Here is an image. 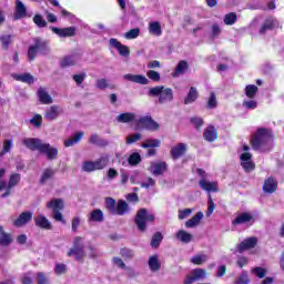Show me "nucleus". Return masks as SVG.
I'll list each match as a JSON object with an SVG mask.
<instances>
[{
    "instance_id": "obj_33",
    "label": "nucleus",
    "mask_w": 284,
    "mask_h": 284,
    "mask_svg": "<svg viewBox=\"0 0 284 284\" xmlns=\"http://www.w3.org/2000/svg\"><path fill=\"white\" fill-rule=\"evenodd\" d=\"M83 136H85V133L83 131L75 133L74 135L64 141V146L72 148V145H77V143L81 142V139H83Z\"/></svg>"
},
{
    "instance_id": "obj_17",
    "label": "nucleus",
    "mask_w": 284,
    "mask_h": 284,
    "mask_svg": "<svg viewBox=\"0 0 284 284\" xmlns=\"http://www.w3.org/2000/svg\"><path fill=\"white\" fill-rule=\"evenodd\" d=\"M40 54H48L50 52V47H48V41L43 38H33V44H31Z\"/></svg>"
},
{
    "instance_id": "obj_61",
    "label": "nucleus",
    "mask_w": 284,
    "mask_h": 284,
    "mask_svg": "<svg viewBox=\"0 0 284 284\" xmlns=\"http://www.w3.org/2000/svg\"><path fill=\"white\" fill-rule=\"evenodd\" d=\"M31 125H34V128H41L43 123V118L41 114H36L31 120H30Z\"/></svg>"
},
{
    "instance_id": "obj_29",
    "label": "nucleus",
    "mask_w": 284,
    "mask_h": 284,
    "mask_svg": "<svg viewBox=\"0 0 284 284\" xmlns=\"http://www.w3.org/2000/svg\"><path fill=\"white\" fill-rule=\"evenodd\" d=\"M203 212H197L192 219L185 222V227L190 230L199 227V225H201V221H203Z\"/></svg>"
},
{
    "instance_id": "obj_58",
    "label": "nucleus",
    "mask_w": 284,
    "mask_h": 284,
    "mask_svg": "<svg viewBox=\"0 0 284 284\" xmlns=\"http://www.w3.org/2000/svg\"><path fill=\"white\" fill-rule=\"evenodd\" d=\"M81 225V217L75 216L71 220V231L73 234H77L79 232V226Z\"/></svg>"
},
{
    "instance_id": "obj_57",
    "label": "nucleus",
    "mask_w": 284,
    "mask_h": 284,
    "mask_svg": "<svg viewBox=\"0 0 284 284\" xmlns=\"http://www.w3.org/2000/svg\"><path fill=\"white\" fill-rule=\"evenodd\" d=\"M10 150H12V140L6 139L2 145V152L0 153V156L8 154Z\"/></svg>"
},
{
    "instance_id": "obj_3",
    "label": "nucleus",
    "mask_w": 284,
    "mask_h": 284,
    "mask_svg": "<svg viewBox=\"0 0 284 284\" xmlns=\"http://www.w3.org/2000/svg\"><path fill=\"white\" fill-rule=\"evenodd\" d=\"M85 239L81 236H75L73 239V245L67 253V256H74L75 261L79 263H83L87 254H85Z\"/></svg>"
},
{
    "instance_id": "obj_11",
    "label": "nucleus",
    "mask_w": 284,
    "mask_h": 284,
    "mask_svg": "<svg viewBox=\"0 0 284 284\" xmlns=\"http://www.w3.org/2000/svg\"><path fill=\"white\" fill-rule=\"evenodd\" d=\"M63 114V109L60 105H51L45 110L44 119L47 121H54Z\"/></svg>"
},
{
    "instance_id": "obj_22",
    "label": "nucleus",
    "mask_w": 284,
    "mask_h": 284,
    "mask_svg": "<svg viewBox=\"0 0 284 284\" xmlns=\"http://www.w3.org/2000/svg\"><path fill=\"white\" fill-rule=\"evenodd\" d=\"M51 30H52V32H54V34H58V37H74V34H77L75 27H68V28H63V29L52 27Z\"/></svg>"
},
{
    "instance_id": "obj_32",
    "label": "nucleus",
    "mask_w": 284,
    "mask_h": 284,
    "mask_svg": "<svg viewBox=\"0 0 284 284\" xmlns=\"http://www.w3.org/2000/svg\"><path fill=\"white\" fill-rule=\"evenodd\" d=\"M88 221L90 223H103L104 221L103 211L99 209L91 211L88 215Z\"/></svg>"
},
{
    "instance_id": "obj_43",
    "label": "nucleus",
    "mask_w": 284,
    "mask_h": 284,
    "mask_svg": "<svg viewBox=\"0 0 284 284\" xmlns=\"http://www.w3.org/2000/svg\"><path fill=\"white\" fill-rule=\"evenodd\" d=\"M95 88H98V90H105L106 88L114 90L116 87L114 84H109L106 79H98L95 82Z\"/></svg>"
},
{
    "instance_id": "obj_34",
    "label": "nucleus",
    "mask_w": 284,
    "mask_h": 284,
    "mask_svg": "<svg viewBox=\"0 0 284 284\" xmlns=\"http://www.w3.org/2000/svg\"><path fill=\"white\" fill-rule=\"evenodd\" d=\"M277 187L278 184L272 178L264 181L263 191L266 192V194H274Z\"/></svg>"
},
{
    "instance_id": "obj_38",
    "label": "nucleus",
    "mask_w": 284,
    "mask_h": 284,
    "mask_svg": "<svg viewBox=\"0 0 284 284\" xmlns=\"http://www.w3.org/2000/svg\"><path fill=\"white\" fill-rule=\"evenodd\" d=\"M175 237L178 239V241H181V243H192V239H194V236L190 233H187V231L185 230H180L176 232Z\"/></svg>"
},
{
    "instance_id": "obj_15",
    "label": "nucleus",
    "mask_w": 284,
    "mask_h": 284,
    "mask_svg": "<svg viewBox=\"0 0 284 284\" xmlns=\"http://www.w3.org/2000/svg\"><path fill=\"white\" fill-rule=\"evenodd\" d=\"M185 152H187V144L179 143L171 148L170 154L173 161H176L178 159H181V156H184Z\"/></svg>"
},
{
    "instance_id": "obj_20",
    "label": "nucleus",
    "mask_w": 284,
    "mask_h": 284,
    "mask_svg": "<svg viewBox=\"0 0 284 284\" xmlns=\"http://www.w3.org/2000/svg\"><path fill=\"white\" fill-rule=\"evenodd\" d=\"M38 99L43 105H50L53 103L52 97L48 93V89L40 87L37 91Z\"/></svg>"
},
{
    "instance_id": "obj_28",
    "label": "nucleus",
    "mask_w": 284,
    "mask_h": 284,
    "mask_svg": "<svg viewBox=\"0 0 284 284\" xmlns=\"http://www.w3.org/2000/svg\"><path fill=\"white\" fill-rule=\"evenodd\" d=\"M148 265L151 272H161V258L159 257V255H151L149 257Z\"/></svg>"
},
{
    "instance_id": "obj_54",
    "label": "nucleus",
    "mask_w": 284,
    "mask_h": 284,
    "mask_svg": "<svg viewBox=\"0 0 284 284\" xmlns=\"http://www.w3.org/2000/svg\"><path fill=\"white\" fill-rule=\"evenodd\" d=\"M161 241H163V234H161V232H156L151 239V247H159L161 245Z\"/></svg>"
},
{
    "instance_id": "obj_56",
    "label": "nucleus",
    "mask_w": 284,
    "mask_h": 284,
    "mask_svg": "<svg viewBox=\"0 0 284 284\" xmlns=\"http://www.w3.org/2000/svg\"><path fill=\"white\" fill-rule=\"evenodd\" d=\"M33 23H36L38 28H45V26H48V22L45 21V19H43V16L41 14H36L33 17Z\"/></svg>"
},
{
    "instance_id": "obj_5",
    "label": "nucleus",
    "mask_w": 284,
    "mask_h": 284,
    "mask_svg": "<svg viewBox=\"0 0 284 284\" xmlns=\"http://www.w3.org/2000/svg\"><path fill=\"white\" fill-rule=\"evenodd\" d=\"M48 210L52 212V219L58 223H63L65 225V219H63V213L61 211L65 207V202L61 199H52L47 203Z\"/></svg>"
},
{
    "instance_id": "obj_45",
    "label": "nucleus",
    "mask_w": 284,
    "mask_h": 284,
    "mask_svg": "<svg viewBox=\"0 0 284 284\" xmlns=\"http://www.w3.org/2000/svg\"><path fill=\"white\" fill-rule=\"evenodd\" d=\"M239 21V16L235 12H230L224 16L225 26H234Z\"/></svg>"
},
{
    "instance_id": "obj_39",
    "label": "nucleus",
    "mask_w": 284,
    "mask_h": 284,
    "mask_svg": "<svg viewBox=\"0 0 284 284\" xmlns=\"http://www.w3.org/2000/svg\"><path fill=\"white\" fill-rule=\"evenodd\" d=\"M196 99H199V91H196V88L191 87L189 94L184 99V105H190V104L194 103V101H196Z\"/></svg>"
},
{
    "instance_id": "obj_44",
    "label": "nucleus",
    "mask_w": 284,
    "mask_h": 284,
    "mask_svg": "<svg viewBox=\"0 0 284 284\" xmlns=\"http://www.w3.org/2000/svg\"><path fill=\"white\" fill-rule=\"evenodd\" d=\"M20 181H21V174L13 173L9 178V183H8L7 187H9V190H12V187H16V185H19Z\"/></svg>"
},
{
    "instance_id": "obj_18",
    "label": "nucleus",
    "mask_w": 284,
    "mask_h": 284,
    "mask_svg": "<svg viewBox=\"0 0 284 284\" xmlns=\"http://www.w3.org/2000/svg\"><path fill=\"white\" fill-rule=\"evenodd\" d=\"M79 61H81V53H73L64 57L61 60L60 65L61 68H70V65H77Z\"/></svg>"
},
{
    "instance_id": "obj_10",
    "label": "nucleus",
    "mask_w": 284,
    "mask_h": 284,
    "mask_svg": "<svg viewBox=\"0 0 284 284\" xmlns=\"http://www.w3.org/2000/svg\"><path fill=\"white\" fill-rule=\"evenodd\" d=\"M40 154H45L48 161H54L57 156H59V150L50 145V143H43L40 149Z\"/></svg>"
},
{
    "instance_id": "obj_41",
    "label": "nucleus",
    "mask_w": 284,
    "mask_h": 284,
    "mask_svg": "<svg viewBox=\"0 0 284 284\" xmlns=\"http://www.w3.org/2000/svg\"><path fill=\"white\" fill-rule=\"evenodd\" d=\"M216 138H217L216 129L214 126L206 128V130L204 131L205 141H209V143H212L216 141Z\"/></svg>"
},
{
    "instance_id": "obj_26",
    "label": "nucleus",
    "mask_w": 284,
    "mask_h": 284,
    "mask_svg": "<svg viewBox=\"0 0 284 284\" xmlns=\"http://www.w3.org/2000/svg\"><path fill=\"white\" fill-rule=\"evenodd\" d=\"M274 28H278V20L275 18H267L260 29V34H265V32L274 30Z\"/></svg>"
},
{
    "instance_id": "obj_25",
    "label": "nucleus",
    "mask_w": 284,
    "mask_h": 284,
    "mask_svg": "<svg viewBox=\"0 0 284 284\" xmlns=\"http://www.w3.org/2000/svg\"><path fill=\"white\" fill-rule=\"evenodd\" d=\"M89 143L91 145H97L98 148H108L110 145V142L103 138H100L99 134L92 133L89 138Z\"/></svg>"
},
{
    "instance_id": "obj_48",
    "label": "nucleus",
    "mask_w": 284,
    "mask_h": 284,
    "mask_svg": "<svg viewBox=\"0 0 284 284\" xmlns=\"http://www.w3.org/2000/svg\"><path fill=\"white\" fill-rule=\"evenodd\" d=\"M161 146V140L159 139H149L144 143L141 144V148L148 149V148H160Z\"/></svg>"
},
{
    "instance_id": "obj_52",
    "label": "nucleus",
    "mask_w": 284,
    "mask_h": 284,
    "mask_svg": "<svg viewBox=\"0 0 284 284\" xmlns=\"http://www.w3.org/2000/svg\"><path fill=\"white\" fill-rule=\"evenodd\" d=\"M105 207H106V210H109V212L111 214H114V212L116 210V200H114L113 197H106L105 199Z\"/></svg>"
},
{
    "instance_id": "obj_13",
    "label": "nucleus",
    "mask_w": 284,
    "mask_h": 284,
    "mask_svg": "<svg viewBox=\"0 0 284 284\" xmlns=\"http://www.w3.org/2000/svg\"><path fill=\"white\" fill-rule=\"evenodd\" d=\"M150 172L153 176H161L168 172V163L165 162H152L150 166Z\"/></svg>"
},
{
    "instance_id": "obj_60",
    "label": "nucleus",
    "mask_w": 284,
    "mask_h": 284,
    "mask_svg": "<svg viewBox=\"0 0 284 284\" xmlns=\"http://www.w3.org/2000/svg\"><path fill=\"white\" fill-rule=\"evenodd\" d=\"M139 34H141V29L135 28V29H131L130 31L124 33V37H125V39H136V37H139Z\"/></svg>"
},
{
    "instance_id": "obj_8",
    "label": "nucleus",
    "mask_w": 284,
    "mask_h": 284,
    "mask_svg": "<svg viewBox=\"0 0 284 284\" xmlns=\"http://www.w3.org/2000/svg\"><path fill=\"white\" fill-rule=\"evenodd\" d=\"M22 143L32 152H41V148H43V140L37 138H27L22 140Z\"/></svg>"
},
{
    "instance_id": "obj_49",
    "label": "nucleus",
    "mask_w": 284,
    "mask_h": 284,
    "mask_svg": "<svg viewBox=\"0 0 284 284\" xmlns=\"http://www.w3.org/2000/svg\"><path fill=\"white\" fill-rule=\"evenodd\" d=\"M120 255L122 258H125V261H132V258H134V250L123 247L120 250Z\"/></svg>"
},
{
    "instance_id": "obj_50",
    "label": "nucleus",
    "mask_w": 284,
    "mask_h": 284,
    "mask_svg": "<svg viewBox=\"0 0 284 284\" xmlns=\"http://www.w3.org/2000/svg\"><path fill=\"white\" fill-rule=\"evenodd\" d=\"M256 92H258V87L254 85V84H248L245 88V95L248 99H254L256 97Z\"/></svg>"
},
{
    "instance_id": "obj_14",
    "label": "nucleus",
    "mask_w": 284,
    "mask_h": 284,
    "mask_svg": "<svg viewBox=\"0 0 284 284\" xmlns=\"http://www.w3.org/2000/svg\"><path fill=\"white\" fill-rule=\"evenodd\" d=\"M240 159H241V165L243 170H245L246 172H252V170L256 168L254 165V162L252 161V153H248V152L242 153Z\"/></svg>"
},
{
    "instance_id": "obj_16",
    "label": "nucleus",
    "mask_w": 284,
    "mask_h": 284,
    "mask_svg": "<svg viewBox=\"0 0 284 284\" xmlns=\"http://www.w3.org/2000/svg\"><path fill=\"white\" fill-rule=\"evenodd\" d=\"M123 79L125 81H131V83H139L140 85H148L150 83V80L142 74L128 73L123 75Z\"/></svg>"
},
{
    "instance_id": "obj_63",
    "label": "nucleus",
    "mask_w": 284,
    "mask_h": 284,
    "mask_svg": "<svg viewBox=\"0 0 284 284\" xmlns=\"http://www.w3.org/2000/svg\"><path fill=\"white\" fill-rule=\"evenodd\" d=\"M38 53H39V51L36 49V47H32V44H31L28 50L29 61H34V59H37Z\"/></svg>"
},
{
    "instance_id": "obj_59",
    "label": "nucleus",
    "mask_w": 284,
    "mask_h": 284,
    "mask_svg": "<svg viewBox=\"0 0 284 284\" xmlns=\"http://www.w3.org/2000/svg\"><path fill=\"white\" fill-rule=\"evenodd\" d=\"M146 77L148 79H150L151 81H155V82H159L161 81V73L160 72H156L154 70H149L146 72Z\"/></svg>"
},
{
    "instance_id": "obj_55",
    "label": "nucleus",
    "mask_w": 284,
    "mask_h": 284,
    "mask_svg": "<svg viewBox=\"0 0 284 284\" xmlns=\"http://www.w3.org/2000/svg\"><path fill=\"white\" fill-rule=\"evenodd\" d=\"M141 139H143V134L132 133L126 136V145H132V143H136V141H141Z\"/></svg>"
},
{
    "instance_id": "obj_51",
    "label": "nucleus",
    "mask_w": 284,
    "mask_h": 284,
    "mask_svg": "<svg viewBox=\"0 0 284 284\" xmlns=\"http://www.w3.org/2000/svg\"><path fill=\"white\" fill-rule=\"evenodd\" d=\"M233 284H250V275H247V271H243Z\"/></svg>"
},
{
    "instance_id": "obj_19",
    "label": "nucleus",
    "mask_w": 284,
    "mask_h": 284,
    "mask_svg": "<svg viewBox=\"0 0 284 284\" xmlns=\"http://www.w3.org/2000/svg\"><path fill=\"white\" fill-rule=\"evenodd\" d=\"M256 243H258V240L256 237H248L240 243V245L237 246V252H240V254H243V252L256 247Z\"/></svg>"
},
{
    "instance_id": "obj_2",
    "label": "nucleus",
    "mask_w": 284,
    "mask_h": 284,
    "mask_svg": "<svg viewBox=\"0 0 284 284\" xmlns=\"http://www.w3.org/2000/svg\"><path fill=\"white\" fill-rule=\"evenodd\" d=\"M149 97H158L160 104L172 103L174 101V91L171 88L159 85L149 90Z\"/></svg>"
},
{
    "instance_id": "obj_4",
    "label": "nucleus",
    "mask_w": 284,
    "mask_h": 284,
    "mask_svg": "<svg viewBox=\"0 0 284 284\" xmlns=\"http://www.w3.org/2000/svg\"><path fill=\"white\" fill-rule=\"evenodd\" d=\"M154 214L150 213L148 209H140L135 215V225L140 232L148 230V223H154Z\"/></svg>"
},
{
    "instance_id": "obj_24",
    "label": "nucleus",
    "mask_w": 284,
    "mask_h": 284,
    "mask_svg": "<svg viewBox=\"0 0 284 284\" xmlns=\"http://www.w3.org/2000/svg\"><path fill=\"white\" fill-rule=\"evenodd\" d=\"M37 227L41 230H52V222L45 217V215H38L33 217Z\"/></svg>"
},
{
    "instance_id": "obj_40",
    "label": "nucleus",
    "mask_w": 284,
    "mask_h": 284,
    "mask_svg": "<svg viewBox=\"0 0 284 284\" xmlns=\"http://www.w3.org/2000/svg\"><path fill=\"white\" fill-rule=\"evenodd\" d=\"M149 32L153 34V37H161L163 31L161 30V22L154 21L149 23Z\"/></svg>"
},
{
    "instance_id": "obj_37",
    "label": "nucleus",
    "mask_w": 284,
    "mask_h": 284,
    "mask_svg": "<svg viewBox=\"0 0 284 284\" xmlns=\"http://www.w3.org/2000/svg\"><path fill=\"white\" fill-rule=\"evenodd\" d=\"M54 174H57L54 169L52 168L44 169L39 181L40 185H45V182L50 181V179H53Z\"/></svg>"
},
{
    "instance_id": "obj_31",
    "label": "nucleus",
    "mask_w": 284,
    "mask_h": 284,
    "mask_svg": "<svg viewBox=\"0 0 284 284\" xmlns=\"http://www.w3.org/2000/svg\"><path fill=\"white\" fill-rule=\"evenodd\" d=\"M130 212V205L124 200H119L115 206V211L113 214H118V216H123Z\"/></svg>"
},
{
    "instance_id": "obj_1",
    "label": "nucleus",
    "mask_w": 284,
    "mask_h": 284,
    "mask_svg": "<svg viewBox=\"0 0 284 284\" xmlns=\"http://www.w3.org/2000/svg\"><path fill=\"white\" fill-rule=\"evenodd\" d=\"M251 145L256 152H270L274 146V134L270 129H257L252 136Z\"/></svg>"
},
{
    "instance_id": "obj_7",
    "label": "nucleus",
    "mask_w": 284,
    "mask_h": 284,
    "mask_svg": "<svg viewBox=\"0 0 284 284\" xmlns=\"http://www.w3.org/2000/svg\"><path fill=\"white\" fill-rule=\"evenodd\" d=\"M207 278V271L205 268H194L186 275L184 284L199 283Z\"/></svg>"
},
{
    "instance_id": "obj_30",
    "label": "nucleus",
    "mask_w": 284,
    "mask_h": 284,
    "mask_svg": "<svg viewBox=\"0 0 284 284\" xmlns=\"http://www.w3.org/2000/svg\"><path fill=\"white\" fill-rule=\"evenodd\" d=\"M12 79H14V81H20L21 83H28V85H32V83H34V75L31 73H13Z\"/></svg>"
},
{
    "instance_id": "obj_9",
    "label": "nucleus",
    "mask_w": 284,
    "mask_h": 284,
    "mask_svg": "<svg viewBox=\"0 0 284 284\" xmlns=\"http://www.w3.org/2000/svg\"><path fill=\"white\" fill-rule=\"evenodd\" d=\"M28 17V8L21 0H16V8L13 12L14 21L26 19Z\"/></svg>"
},
{
    "instance_id": "obj_23",
    "label": "nucleus",
    "mask_w": 284,
    "mask_h": 284,
    "mask_svg": "<svg viewBox=\"0 0 284 284\" xmlns=\"http://www.w3.org/2000/svg\"><path fill=\"white\" fill-rule=\"evenodd\" d=\"M199 185L201 190L204 192H219V183L217 182H211L205 179H201L199 181Z\"/></svg>"
},
{
    "instance_id": "obj_47",
    "label": "nucleus",
    "mask_w": 284,
    "mask_h": 284,
    "mask_svg": "<svg viewBox=\"0 0 284 284\" xmlns=\"http://www.w3.org/2000/svg\"><path fill=\"white\" fill-rule=\"evenodd\" d=\"M191 263L193 265H203V263H207V255L205 254H197L191 257Z\"/></svg>"
},
{
    "instance_id": "obj_64",
    "label": "nucleus",
    "mask_w": 284,
    "mask_h": 284,
    "mask_svg": "<svg viewBox=\"0 0 284 284\" xmlns=\"http://www.w3.org/2000/svg\"><path fill=\"white\" fill-rule=\"evenodd\" d=\"M38 284H48V276L43 272L37 273Z\"/></svg>"
},
{
    "instance_id": "obj_12",
    "label": "nucleus",
    "mask_w": 284,
    "mask_h": 284,
    "mask_svg": "<svg viewBox=\"0 0 284 284\" xmlns=\"http://www.w3.org/2000/svg\"><path fill=\"white\" fill-rule=\"evenodd\" d=\"M33 213L30 211L22 212L18 219L13 220L14 227H23L32 221Z\"/></svg>"
},
{
    "instance_id": "obj_21",
    "label": "nucleus",
    "mask_w": 284,
    "mask_h": 284,
    "mask_svg": "<svg viewBox=\"0 0 284 284\" xmlns=\"http://www.w3.org/2000/svg\"><path fill=\"white\" fill-rule=\"evenodd\" d=\"M244 223H254V215L251 213L244 212L239 214L233 221V225H244Z\"/></svg>"
},
{
    "instance_id": "obj_36",
    "label": "nucleus",
    "mask_w": 284,
    "mask_h": 284,
    "mask_svg": "<svg viewBox=\"0 0 284 284\" xmlns=\"http://www.w3.org/2000/svg\"><path fill=\"white\" fill-rule=\"evenodd\" d=\"M118 123H132L136 121V114L132 112H125L116 116Z\"/></svg>"
},
{
    "instance_id": "obj_35",
    "label": "nucleus",
    "mask_w": 284,
    "mask_h": 284,
    "mask_svg": "<svg viewBox=\"0 0 284 284\" xmlns=\"http://www.w3.org/2000/svg\"><path fill=\"white\" fill-rule=\"evenodd\" d=\"M95 170H105L110 165V155L102 154L98 160L93 161Z\"/></svg>"
},
{
    "instance_id": "obj_53",
    "label": "nucleus",
    "mask_w": 284,
    "mask_h": 284,
    "mask_svg": "<svg viewBox=\"0 0 284 284\" xmlns=\"http://www.w3.org/2000/svg\"><path fill=\"white\" fill-rule=\"evenodd\" d=\"M82 172H97L94 161H84L82 163Z\"/></svg>"
},
{
    "instance_id": "obj_27",
    "label": "nucleus",
    "mask_w": 284,
    "mask_h": 284,
    "mask_svg": "<svg viewBox=\"0 0 284 284\" xmlns=\"http://www.w3.org/2000/svg\"><path fill=\"white\" fill-rule=\"evenodd\" d=\"M189 68H190V64L187 63V61L181 60L175 67L174 72L172 73L173 79L182 77V74H185Z\"/></svg>"
},
{
    "instance_id": "obj_42",
    "label": "nucleus",
    "mask_w": 284,
    "mask_h": 284,
    "mask_svg": "<svg viewBox=\"0 0 284 284\" xmlns=\"http://www.w3.org/2000/svg\"><path fill=\"white\" fill-rule=\"evenodd\" d=\"M1 236H0V245H2L3 247H8V245H10V243H12V235L6 233V231L3 230L2 226V232H0Z\"/></svg>"
},
{
    "instance_id": "obj_6",
    "label": "nucleus",
    "mask_w": 284,
    "mask_h": 284,
    "mask_svg": "<svg viewBox=\"0 0 284 284\" xmlns=\"http://www.w3.org/2000/svg\"><path fill=\"white\" fill-rule=\"evenodd\" d=\"M160 125L152 119V116H142L135 121V130H150L156 132Z\"/></svg>"
},
{
    "instance_id": "obj_46",
    "label": "nucleus",
    "mask_w": 284,
    "mask_h": 284,
    "mask_svg": "<svg viewBox=\"0 0 284 284\" xmlns=\"http://www.w3.org/2000/svg\"><path fill=\"white\" fill-rule=\"evenodd\" d=\"M251 274H254L257 278H265L267 276V268L256 266L251 270Z\"/></svg>"
},
{
    "instance_id": "obj_62",
    "label": "nucleus",
    "mask_w": 284,
    "mask_h": 284,
    "mask_svg": "<svg viewBox=\"0 0 284 284\" xmlns=\"http://www.w3.org/2000/svg\"><path fill=\"white\" fill-rule=\"evenodd\" d=\"M140 161H141V154L139 153H133L129 156L130 165H139Z\"/></svg>"
}]
</instances>
